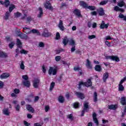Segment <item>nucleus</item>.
I'll list each match as a JSON object with an SVG mask.
<instances>
[{
  "label": "nucleus",
  "mask_w": 126,
  "mask_h": 126,
  "mask_svg": "<svg viewBox=\"0 0 126 126\" xmlns=\"http://www.w3.org/2000/svg\"><path fill=\"white\" fill-rule=\"evenodd\" d=\"M57 71L58 70L56 68H54L53 67H50L48 70V74L49 75H52V74L53 75H56V74H57Z\"/></svg>",
  "instance_id": "7ed1b4c3"
},
{
  "label": "nucleus",
  "mask_w": 126,
  "mask_h": 126,
  "mask_svg": "<svg viewBox=\"0 0 126 126\" xmlns=\"http://www.w3.org/2000/svg\"><path fill=\"white\" fill-rule=\"evenodd\" d=\"M87 8L90 9V10H95V9H96V7H95L94 6H88Z\"/></svg>",
  "instance_id": "a18cd8bd"
},
{
  "label": "nucleus",
  "mask_w": 126,
  "mask_h": 126,
  "mask_svg": "<svg viewBox=\"0 0 126 126\" xmlns=\"http://www.w3.org/2000/svg\"><path fill=\"white\" fill-rule=\"evenodd\" d=\"M14 45H15V43H14V42L12 41L10 44H9V47L10 48V49H12V48H13V47H14Z\"/></svg>",
  "instance_id": "c03bdc74"
},
{
  "label": "nucleus",
  "mask_w": 126,
  "mask_h": 126,
  "mask_svg": "<svg viewBox=\"0 0 126 126\" xmlns=\"http://www.w3.org/2000/svg\"><path fill=\"white\" fill-rule=\"evenodd\" d=\"M125 5L126 3H125V2L123 0H122L118 3V6H120V7H123V6H124Z\"/></svg>",
  "instance_id": "c85d7f7f"
},
{
  "label": "nucleus",
  "mask_w": 126,
  "mask_h": 126,
  "mask_svg": "<svg viewBox=\"0 0 126 126\" xmlns=\"http://www.w3.org/2000/svg\"><path fill=\"white\" fill-rule=\"evenodd\" d=\"M20 67L21 69L24 70L25 68V65H24V62L23 61L21 62V64H20Z\"/></svg>",
  "instance_id": "473e14b6"
},
{
  "label": "nucleus",
  "mask_w": 126,
  "mask_h": 126,
  "mask_svg": "<svg viewBox=\"0 0 126 126\" xmlns=\"http://www.w3.org/2000/svg\"><path fill=\"white\" fill-rule=\"evenodd\" d=\"M19 32L20 33L18 34V36L19 37H20V38H21V39H24L25 40H26V39H28V36H27V35L24 34L22 32Z\"/></svg>",
  "instance_id": "4468645a"
},
{
  "label": "nucleus",
  "mask_w": 126,
  "mask_h": 126,
  "mask_svg": "<svg viewBox=\"0 0 126 126\" xmlns=\"http://www.w3.org/2000/svg\"><path fill=\"white\" fill-rule=\"evenodd\" d=\"M126 114V106L124 108V112H122V117H125V115Z\"/></svg>",
  "instance_id": "052dcab7"
},
{
  "label": "nucleus",
  "mask_w": 126,
  "mask_h": 126,
  "mask_svg": "<svg viewBox=\"0 0 126 126\" xmlns=\"http://www.w3.org/2000/svg\"><path fill=\"white\" fill-rule=\"evenodd\" d=\"M108 109H109V110H116V109H117V105L111 104L109 105Z\"/></svg>",
  "instance_id": "bb28decb"
},
{
  "label": "nucleus",
  "mask_w": 126,
  "mask_h": 126,
  "mask_svg": "<svg viewBox=\"0 0 126 126\" xmlns=\"http://www.w3.org/2000/svg\"><path fill=\"white\" fill-rule=\"evenodd\" d=\"M126 77H125L123 79L121 80L119 84H121V85L123 84V83H124V82L126 81Z\"/></svg>",
  "instance_id": "680f3d73"
},
{
  "label": "nucleus",
  "mask_w": 126,
  "mask_h": 126,
  "mask_svg": "<svg viewBox=\"0 0 126 126\" xmlns=\"http://www.w3.org/2000/svg\"><path fill=\"white\" fill-rule=\"evenodd\" d=\"M89 103L88 102H85L84 104V109L82 111L81 116L83 117L84 116V113L85 111H87L88 109H89Z\"/></svg>",
  "instance_id": "39448f33"
},
{
  "label": "nucleus",
  "mask_w": 126,
  "mask_h": 126,
  "mask_svg": "<svg viewBox=\"0 0 126 126\" xmlns=\"http://www.w3.org/2000/svg\"><path fill=\"white\" fill-rule=\"evenodd\" d=\"M68 42H69V40H68V39H67V38L64 37V38H63V43L64 46H66Z\"/></svg>",
  "instance_id": "b1692460"
},
{
  "label": "nucleus",
  "mask_w": 126,
  "mask_h": 126,
  "mask_svg": "<svg viewBox=\"0 0 126 126\" xmlns=\"http://www.w3.org/2000/svg\"><path fill=\"white\" fill-rule=\"evenodd\" d=\"M54 87H55V82H52L51 85H50V91H52L53 89H54Z\"/></svg>",
  "instance_id": "a19ab883"
},
{
  "label": "nucleus",
  "mask_w": 126,
  "mask_h": 126,
  "mask_svg": "<svg viewBox=\"0 0 126 126\" xmlns=\"http://www.w3.org/2000/svg\"><path fill=\"white\" fill-rule=\"evenodd\" d=\"M93 119L94 124H96V126H98L99 121H98V119H97V114L95 112H94L93 114Z\"/></svg>",
  "instance_id": "6e6552de"
},
{
  "label": "nucleus",
  "mask_w": 126,
  "mask_h": 126,
  "mask_svg": "<svg viewBox=\"0 0 126 126\" xmlns=\"http://www.w3.org/2000/svg\"><path fill=\"white\" fill-rule=\"evenodd\" d=\"M67 118L68 119H69V120H71V121H73V115L72 114L67 115Z\"/></svg>",
  "instance_id": "09e8293b"
},
{
  "label": "nucleus",
  "mask_w": 126,
  "mask_h": 126,
  "mask_svg": "<svg viewBox=\"0 0 126 126\" xmlns=\"http://www.w3.org/2000/svg\"><path fill=\"white\" fill-rule=\"evenodd\" d=\"M14 92L15 94H19L20 91L18 89H15L14 90Z\"/></svg>",
  "instance_id": "864d4df0"
},
{
  "label": "nucleus",
  "mask_w": 126,
  "mask_h": 126,
  "mask_svg": "<svg viewBox=\"0 0 126 126\" xmlns=\"http://www.w3.org/2000/svg\"><path fill=\"white\" fill-rule=\"evenodd\" d=\"M106 60H111V61H115V62H120V58L118 56H107L105 57Z\"/></svg>",
  "instance_id": "20e7f679"
},
{
  "label": "nucleus",
  "mask_w": 126,
  "mask_h": 126,
  "mask_svg": "<svg viewBox=\"0 0 126 126\" xmlns=\"http://www.w3.org/2000/svg\"><path fill=\"white\" fill-rule=\"evenodd\" d=\"M10 14V13L8 11L6 12V13L5 14V16L3 17V19L5 20H8V19L9 17V15Z\"/></svg>",
  "instance_id": "c756f323"
},
{
  "label": "nucleus",
  "mask_w": 126,
  "mask_h": 126,
  "mask_svg": "<svg viewBox=\"0 0 126 126\" xmlns=\"http://www.w3.org/2000/svg\"><path fill=\"white\" fill-rule=\"evenodd\" d=\"M20 52L21 53V54H24V55H27V54H28V51L24 49L21 50Z\"/></svg>",
  "instance_id": "37998d69"
},
{
  "label": "nucleus",
  "mask_w": 126,
  "mask_h": 126,
  "mask_svg": "<svg viewBox=\"0 0 126 126\" xmlns=\"http://www.w3.org/2000/svg\"><path fill=\"white\" fill-rule=\"evenodd\" d=\"M75 94L77 96V97L80 98V99H81V100H83V99L85 98V96H84V94H83V93L80 92H76Z\"/></svg>",
  "instance_id": "f8f14e48"
},
{
  "label": "nucleus",
  "mask_w": 126,
  "mask_h": 126,
  "mask_svg": "<svg viewBox=\"0 0 126 126\" xmlns=\"http://www.w3.org/2000/svg\"><path fill=\"white\" fill-rule=\"evenodd\" d=\"M16 45H18V48H20V49H22V42H21L19 38H17Z\"/></svg>",
  "instance_id": "412c9836"
},
{
  "label": "nucleus",
  "mask_w": 126,
  "mask_h": 126,
  "mask_svg": "<svg viewBox=\"0 0 126 126\" xmlns=\"http://www.w3.org/2000/svg\"><path fill=\"white\" fill-rule=\"evenodd\" d=\"M15 108L16 109V111L19 112L20 111V105L19 104L15 106Z\"/></svg>",
  "instance_id": "3c124183"
},
{
  "label": "nucleus",
  "mask_w": 126,
  "mask_h": 126,
  "mask_svg": "<svg viewBox=\"0 0 126 126\" xmlns=\"http://www.w3.org/2000/svg\"><path fill=\"white\" fill-rule=\"evenodd\" d=\"M42 71L44 72V73H46V67H45V65L42 66Z\"/></svg>",
  "instance_id": "338daca9"
},
{
  "label": "nucleus",
  "mask_w": 126,
  "mask_h": 126,
  "mask_svg": "<svg viewBox=\"0 0 126 126\" xmlns=\"http://www.w3.org/2000/svg\"><path fill=\"white\" fill-rule=\"evenodd\" d=\"M99 27L100 29H104V28H105L106 29H107V28L109 27V24H105V25L101 24Z\"/></svg>",
  "instance_id": "2f4dec72"
},
{
  "label": "nucleus",
  "mask_w": 126,
  "mask_h": 126,
  "mask_svg": "<svg viewBox=\"0 0 126 126\" xmlns=\"http://www.w3.org/2000/svg\"><path fill=\"white\" fill-rule=\"evenodd\" d=\"M73 13L75 14V15H76V16H77L78 17H82L80 10H79L78 9H75L74 10Z\"/></svg>",
  "instance_id": "1a4fd4ad"
},
{
  "label": "nucleus",
  "mask_w": 126,
  "mask_h": 126,
  "mask_svg": "<svg viewBox=\"0 0 126 126\" xmlns=\"http://www.w3.org/2000/svg\"><path fill=\"white\" fill-rule=\"evenodd\" d=\"M23 79H24V80H28L29 78L28 77V76L27 75H23L22 76Z\"/></svg>",
  "instance_id": "6e6d98bb"
},
{
  "label": "nucleus",
  "mask_w": 126,
  "mask_h": 126,
  "mask_svg": "<svg viewBox=\"0 0 126 126\" xmlns=\"http://www.w3.org/2000/svg\"><path fill=\"white\" fill-rule=\"evenodd\" d=\"M61 59H62L61 56H56L55 57V61H56V62H60L61 61Z\"/></svg>",
  "instance_id": "5fc2aeb1"
},
{
  "label": "nucleus",
  "mask_w": 126,
  "mask_h": 126,
  "mask_svg": "<svg viewBox=\"0 0 126 126\" xmlns=\"http://www.w3.org/2000/svg\"><path fill=\"white\" fill-rule=\"evenodd\" d=\"M79 4L81 6H82L84 8H87L88 5L84 1L81 0L79 1Z\"/></svg>",
  "instance_id": "2eb2a0df"
},
{
  "label": "nucleus",
  "mask_w": 126,
  "mask_h": 126,
  "mask_svg": "<svg viewBox=\"0 0 126 126\" xmlns=\"http://www.w3.org/2000/svg\"><path fill=\"white\" fill-rule=\"evenodd\" d=\"M3 114L5 115V116H9L10 112L7 108H4L3 110Z\"/></svg>",
  "instance_id": "4be33fe9"
},
{
  "label": "nucleus",
  "mask_w": 126,
  "mask_h": 126,
  "mask_svg": "<svg viewBox=\"0 0 126 126\" xmlns=\"http://www.w3.org/2000/svg\"><path fill=\"white\" fill-rule=\"evenodd\" d=\"M24 124L25 126H30V123L27 122L26 121H24Z\"/></svg>",
  "instance_id": "69168bd1"
},
{
  "label": "nucleus",
  "mask_w": 126,
  "mask_h": 126,
  "mask_svg": "<svg viewBox=\"0 0 126 126\" xmlns=\"http://www.w3.org/2000/svg\"><path fill=\"white\" fill-rule=\"evenodd\" d=\"M7 77H9V73H4L0 76V78H1V79H5L6 78H7Z\"/></svg>",
  "instance_id": "f3484780"
},
{
  "label": "nucleus",
  "mask_w": 126,
  "mask_h": 126,
  "mask_svg": "<svg viewBox=\"0 0 126 126\" xmlns=\"http://www.w3.org/2000/svg\"><path fill=\"white\" fill-rule=\"evenodd\" d=\"M74 70L75 71H81V69L79 66H76L74 67Z\"/></svg>",
  "instance_id": "8fccbe9b"
},
{
  "label": "nucleus",
  "mask_w": 126,
  "mask_h": 126,
  "mask_svg": "<svg viewBox=\"0 0 126 126\" xmlns=\"http://www.w3.org/2000/svg\"><path fill=\"white\" fill-rule=\"evenodd\" d=\"M107 3H108V0H103V1H101L99 4L100 5H105V4H107Z\"/></svg>",
  "instance_id": "de8ad7c7"
},
{
  "label": "nucleus",
  "mask_w": 126,
  "mask_h": 126,
  "mask_svg": "<svg viewBox=\"0 0 126 126\" xmlns=\"http://www.w3.org/2000/svg\"><path fill=\"white\" fill-rule=\"evenodd\" d=\"M24 86H26V87H30V82L29 81H24L23 82Z\"/></svg>",
  "instance_id": "cd10ccee"
},
{
  "label": "nucleus",
  "mask_w": 126,
  "mask_h": 126,
  "mask_svg": "<svg viewBox=\"0 0 126 126\" xmlns=\"http://www.w3.org/2000/svg\"><path fill=\"white\" fill-rule=\"evenodd\" d=\"M3 88V82L0 81V89Z\"/></svg>",
  "instance_id": "774afa93"
},
{
  "label": "nucleus",
  "mask_w": 126,
  "mask_h": 126,
  "mask_svg": "<svg viewBox=\"0 0 126 126\" xmlns=\"http://www.w3.org/2000/svg\"><path fill=\"white\" fill-rule=\"evenodd\" d=\"M52 35V33L49 32V31H48V29H44L43 32L42 34V36L43 37H46L47 38L50 37V36Z\"/></svg>",
  "instance_id": "423d86ee"
},
{
  "label": "nucleus",
  "mask_w": 126,
  "mask_h": 126,
  "mask_svg": "<svg viewBox=\"0 0 126 126\" xmlns=\"http://www.w3.org/2000/svg\"><path fill=\"white\" fill-rule=\"evenodd\" d=\"M10 3V2H9V0H4V4L5 7H8V6L9 5Z\"/></svg>",
  "instance_id": "e433bc0d"
},
{
  "label": "nucleus",
  "mask_w": 126,
  "mask_h": 126,
  "mask_svg": "<svg viewBox=\"0 0 126 126\" xmlns=\"http://www.w3.org/2000/svg\"><path fill=\"white\" fill-rule=\"evenodd\" d=\"M97 96V93L94 92V102H97V101H98Z\"/></svg>",
  "instance_id": "72a5a7b5"
},
{
  "label": "nucleus",
  "mask_w": 126,
  "mask_h": 126,
  "mask_svg": "<svg viewBox=\"0 0 126 126\" xmlns=\"http://www.w3.org/2000/svg\"><path fill=\"white\" fill-rule=\"evenodd\" d=\"M88 38H89V39H90L91 40L92 39H94V38H96V36H95V35L93 34L91 35H89Z\"/></svg>",
  "instance_id": "bf43d9fd"
},
{
  "label": "nucleus",
  "mask_w": 126,
  "mask_h": 126,
  "mask_svg": "<svg viewBox=\"0 0 126 126\" xmlns=\"http://www.w3.org/2000/svg\"><path fill=\"white\" fill-rule=\"evenodd\" d=\"M94 69L96 70V71H98L100 72V71L102 70V67H101L100 65H96L95 66Z\"/></svg>",
  "instance_id": "5701e85b"
},
{
  "label": "nucleus",
  "mask_w": 126,
  "mask_h": 126,
  "mask_svg": "<svg viewBox=\"0 0 126 126\" xmlns=\"http://www.w3.org/2000/svg\"><path fill=\"white\" fill-rule=\"evenodd\" d=\"M33 33V34H35V33L37 34V35H40V32H39L38 31V30H36V29H32V30H31V32Z\"/></svg>",
  "instance_id": "c9c22d12"
},
{
  "label": "nucleus",
  "mask_w": 126,
  "mask_h": 126,
  "mask_svg": "<svg viewBox=\"0 0 126 126\" xmlns=\"http://www.w3.org/2000/svg\"><path fill=\"white\" fill-rule=\"evenodd\" d=\"M108 77H109V73H108L107 72H106L104 74H103V82H106Z\"/></svg>",
  "instance_id": "aec40b11"
},
{
  "label": "nucleus",
  "mask_w": 126,
  "mask_h": 126,
  "mask_svg": "<svg viewBox=\"0 0 126 126\" xmlns=\"http://www.w3.org/2000/svg\"><path fill=\"white\" fill-rule=\"evenodd\" d=\"M27 117L28 119H32L33 118V116H32V115H31L30 113H28L27 115Z\"/></svg>",
  "instance_id": "0e129e2a"
},
{
  "label": "nucleus",
  "mask_w": 126,
  "mask_h": 126,
  "mask_svg": "<svg viewBox=\"0 0 126 126\" xmlns=\"http://www.w3.org/2000/svg\"><path fill=\"white\" fill-rule=\"evenodd\" d=\"M69 44L71 46H75V41H74V40H72V39H71L70 41H69Z\"/></svg>",
  "instance_id": "79ce46f5"
},
{
  "label": "nucleus",
  "mask_w": 126,
  "mask_h": 126,
  "mask_svg": "<svg viewBox=\"0 0 126 126\" xmlns=\"http://www.w3.org/2000/svg\"><path fill=\"white\" fill-rule=\"evenodd\" d=\"M0 58H7V54L2 51H0Z\"/></svg>",
  "instance_id": "393cba45"
},
{
  "label": "nucleus",
  "mask_w": 126,
  "mask_h": 126,
  "mask_svg": "<svg viewBox=\"0 0 126 126\" xmlns=\"http://www.w3.org/2000/svg\"><path fill=\"white\" fill-rule=\"evenodd\" d=\"M23 31L26 34H30L31 33V29L29 28L24 27L23 28Z\"/></svg>",
  "instance_id": "dca6fc26"
},
{
  "label": "nucleus",
  "mask_w": 126,
  "mask_h": 126,
  "mask_svg": "<svg viewBox=\"0 0 126 126\" xmlns=\"http://www.w3.org/2000/svg\"><path fill=\"white\" fill-rule=\"evenodd\" d=\"M59 28H60V30H61V31H64V27H63V21L62 20H60Z\"/></svg>",
  "instance_id": "ddd939ff"
},
{
  "label": "nucleus",
  "mask_w": 126,
  "mask_h": 126,
  "mask_svg": "<svg viewBox=\"0 0 126 126\" xmlns=\"http://www.w3.org/2000/svg\"><path fill=\"white\" fill-rule=\"evenodd\" d=\"M61 39V35L59 32L56 33L55 40H60Z\"/></svg>",
  "instance_id": "ea45409f"
},
{
  "label": "nucleus",
  "mask_w": 126,
  "mask_h": 126,
  "mask_svg": "<svg viewBox=\"0 0 126 126\" xmlns=\"http://www.w3.org/2000/svg\"><path fill=\"white\" fill-rule=\"evenodd\" d=\"M14 15H15V18H17L20 17V16H21V13H19V12L14 13Z\"/></svg>",
  "instance_id": "58836bf2"
},
{
  "label": "nucleus",
  "mask_w": 126,
  "mask_h": 126,
  "mask_svg": "<svg viewBox=\"0 0 126 126\" xmlns=\"http://www.w3.org/2000/svg\"><path fill=\"white\" fill-rule=\"evenodd\" d=\"M44 7L46 9L53 10V6H52L51 3L49 1H46V3L44 4Z\"/></svg>",
  "instance_id": "0eeeda50"
},
{
  "label": "nucleus",
  "mask_w": 126,
  "mask_h": 126,
  "mask_svg": "<svg viewBox=\"0 0 126 126\" xmlns=\"http://www.w3.org/2000/svg\"><path fill=\"white\" fill-rule=\"evenodd\" d=\"M26 109L28 110V111L31 112V113H34L35 112V110L30 104H27L26 105Z\"/></svg>",
  "instance_id": "9d476101"
},
{
  "label": "nucleus",
  "mask_w": 126,
  "mask_h": 126,
  "mask_svg": "<svg viewBox=\"0 0 126 126\" xmlns=\"http://www.w3.org/2000/svg\"><path fill=\"white\" fill-rule=\"evenodd\" d=\"M97 13L99 16H103V15H105V10L103 8H99L98 10H97Z\"/></svg>",
  "instance_id": "9b49d317"
},
{
  "label": "nucleus",
  "mask_w": 126,
  "mask_h": 126,
  "mask_svg": "<svg viewBox=\"0 0 126 126\" xmlns=\"http://www.w3.org/2000/svg\"><path fill=\"white\" fill-rule=\"evenodd\" d=\"M121 103L122 105H123V106H125V105H126V100L125 97H121Z\"/></svg>",
  "instance_id": "a878e982"
},
{
  "label": "nucleus",
  "mask_w": 126,
  "mask_h": 126,
  "mask_svg": "<svg viewBox=\"0 0 126 126\" xmlns=\"http://www.w3.org/2000/svg\"><path fill=\"white\" fill-rule=\"evenodd\" d=\"M91 80H92V77L90 79H87V81L85 82H83V81L79 82V89H81L82 85L86 86V87H90L92 86V82Z\"/></svg>",
  "instance_id": "f257e3e1"
},
{
  "label": "nucleus",
  "mask_w": 126,
  "mask_h": 126,
  "mask_svg": "<svg viewBox=\"0 0 126 126\" xmlns=\"http://www.w3.org/2000/svg\"><path fill=\"white\" fill-rule=\"evenodd\" d=\"M38 10L39 11V14L37 15V17L38 18H41L42 16H43V9L41 7H39L38 8Z\"/></svg>",
  "instance_id": "a211bd4d"
},
{
  "label": "nucleus",
  "mask_w": 126,
  "mask_h": 126,
  "mask_svg": "<svg viewBox=\"0 0 126 126\" xmlns=\"http://www.w3.org/2000/svg\"><path fill=\"white\" fill-rule=\"evenodd\" d=\"M114 10L115 11H119L120 10V7H119V6H114Z\"/></svg>",
  "instance_id": "e2e57ef3"
},
{
  "label": "nucleus",
  "mask_w": 126,
  "mask_h": 126,
  "mask_svg": "<svg viewBox=\"0 0 126 126\" xmlns=\"http://www.w3.org/2000/svg\"><path fill=\"white\" fill-rule=\"evenodd\" d=\"M58 101L60 103H63L64 102V97L63 96H60L58 98Z\"/></svg>",
  "instance_id": "7c9ffc66"
},
{
  "label": "nucleus",
  "mask_w": 126,
  "mask_h": 126,
  "mask_svg": "<svg viewBox=\"0 0 126 126\" xmlns=\"http://www.w3.org/2000/svg\"><path fill=\"white\" fill-rule=\"evenodd\" d=\"M63 51H64V49H60V50L56 51V54H60V53H61V52H63Z\"/></svg>",
  "instance_id": "13d9d810"
},
{
  "label": "nucleus",
  "mask_w": 126,
  "mask_h": 126,
  "mask_svg": "<svg viewBox=\"0 0 126 126\" xmlns=\"http://www.w3.org/2000/svg\"><path fill=\"white\" fill-rule=\"evenodd\" d=\"M39 47H40V48H44V47H45V44H44V43L40 42L39 44Z\"/></svg>",
  "instance_id": "4d7b16f0"
},
{
  "label": "nucleus",
  "mask_w": 126,
  "mask_h": 126,
  "mask_svg": "<svg viewBox=\"0 0 126 126\" xmlns=\"http://www.w3.org/2000/svg\"><path fill=\"white\" fill-rule=\"evenodd\" d=\"M118 89L119 91H124V90H125V87L124 86H123V85L119 84Z\"/></svg>",
  "instance_id": "f704fd0d"
},
{
  "label": "nucleus",
  "mask_w": 126,
  "mask_h": 126,
  "mask_svg": "<svg viewBox=\"0 0 126 126\" xmlns=\"http://www.w3.org/2000/svg\"><path fill=\"white\" fill-rule=\"evenodd\" d=\"M73 107L75 108V109H77L79 107V103H78V102H76L73 104Z\"/></svg>",
  "instance_id": "49530a36"
},
{
  "label": "nucleus",
  "mask_w": 126,
  "mask_h": 126,
  "mask_svg": "<svg viewBox=\"0 0 126 126\" xmlns=\"http://www.w3.org/2000/svg\"><path fill=\"white\" fill-rule=\"evenodd\" d=\"M40 78H35L32 80V84L34 88H39V85H40Z\"/></svg>",
  "instance_id": "f03ea898"
},
{
  "label": "nucleus",
  "mask_w": 126,
  "mask_h": 126,
  "mask_svg": "<svg viewBox=\"0 0 126 126\" xmlns=\"http://www.w3.org/2000/svg\"><path fill=\"white\" fill-rule=\"evenodd\" d=\"M15 8V5H13V4H12V5H10V6H9V12H11V11H12V10Z\"/></svg>",
  "instance_id": "4c0bfd02"
},
{
  "label": "nucleus",
  "mask_w": 126,
  "mask_h": 126,
  "mask_svg": "<svg viewBox=\"0 0 126 126\" xmlns=\"http://www.w3.org/2000/svg\"><path fill=\"white\" fill-rule=\"evenodd\" d=\"M32 20H33V19L30 16L28 17L27 18V21L28 22H30V21H32Z\"/></svg>",
  "instance_id": "603ef678"
},
{
  "label": "nucleus",
  "mask_w": 126,
  "mask_h": 126,
  "mask_svg": "<svg viewBox=\"0 0 126 126\" xmlns=\"http://www.w3.org/2000/svg\"><path fill=\"white\" fill-rule=\"evenodd\" d=\"M86 65L88 68H90V69H92V65L91 64V62H90V61H89V59H87Z\"/></svg>",
  "instance_id": "6ab92c4d"
}]
</instances>
